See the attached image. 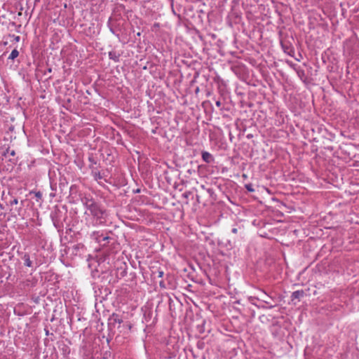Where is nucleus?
Returning a JSON list of instances; mask_svg holds the SVG:
<instances>
[{
  "mask_svg": "<svg viewBox=\"0 0 359 359\" xmlns=\"http://www.w3.org/2000/svg\"><path fill=\"white\" fill-rule=\"evenodd\" d=\"M11 154L12 156H14V155H15V151H12V152L11 153Z\"/></svg>",
  "mask_w": 359,
  "mask_h": 359,
  "instance_id": "nucleus-19",
  "label": "nucleus"
},
{
  "mask_svg": "<svg viewBox=\"0 0 359 359\" xmlns=\"http://www.w3.org/2000/svg\"><path fill=\"white\" fill-rule=\"evenodd\" d=\"M82 203L86 210L85 220L88 226H97L104 224L106 222V212L93 198L84 197Z\"/></svg>",
  "mask_w": 359,
  "mask_h": 359,
  "instance_id": "nucleus-1",
  "label": "nucleus"
},
{
  "mask_svg": "<svg viewBox=\"0 0 359 359\" xmlns=\"http://www.w3.org/2000/svg\"><path fill=\"white\" fill-rule=\"evenodd\" d=\"M90 237L102 247L105 246L108 243V240L110 239L108 236L104 235L101 231H93Z\"/></svg>",
  "mask_w": 359,
  "mask_h": 359,
  "instance_id": "nucleus-2",
  "label": "nucleus"
},
{
  "mask_svg": "<svg viewBox=\"0 0 359 359\" xmlns=\"http://www.w3.org/2000/svg\"><path fill=\"white\" fill-rule=\"evenodd\" d=\"M18 199H14V200L11 202V204H15V205H16V204H18Z\"/></svg>",
  "mask_w": 359,
  "mask_h": 359,
  "instance_id": "nucleus-16",
  "label": "nucleus"
},
{
  "mask_svg": "<svg viewBox=\"0 0 359 359\" xmlns=\"http://www.w3.org/2000/svg\"><path fill=\"white\" fill-rule=\"evenodd\" d=\"M260 291L263 294V296H262L261 297H257V298L252 297V299H257V300L262 301V302H264V304L268 305V306H266V307L262 306V308L269 309H273L275 306L272 305L271 304V302L267 299H273V298L269 296L264 290H260Z\"/></svg>",
  "mask_w": 359,
  "mask_h": 359,
  "instance_id": "nucleus-3",
  "label": "nucleus"
},
{
  "mask_svg": "<svg viewBox=\"0 0 359 359\" xmlns=\"http://www.w3.org/2000/svg\"><path fill=\"white\" fill-rule=\"evenodd\" d=\"M19 55V52L17 49H14L11 53L10 55L8 56V60H13L16 57H18Z\"/></svg>",
  "mask_w": 359,
  "mask_h": 359,
  "instance_id": "nucleus-9",
  "label": "nucleus"
},
{
  "mask_svg": "<svg viewBox=\"0 0 359 359\" xmlns=\"http://www.w3.org/2000/svg\"><path fill=\"white\" fill-rule=\"evenodd\" d=\"M110 31L112 34H114V35H116V36H118V34L116 33V32L114 31V29L113 28H110Z\"/></svg>",
  "mask_w": 359,
  "mask_h": 359,
  "instance_id": "nucleus-13",
  "label": "nucleus"
},
{
  "mask_svg": "<svg viewBox=\"0 0 359 359\" xmlns=\"http://www.w3.org/2000/svg\"><path fill=\"white\" fill-rule=\"evenodd\" d=\"M215 104H216L217 107H221V105H222V103H221V102H220L219 100H217V101L215 102Z\"/></svg>",
  "mask_w": 359,
  "mask_h": 359,
  "instance_id": "nucleus-14",
  "label": "nucleus"
},
{
  "mask_svg": "<svg viewBox=\"0 0 359 359\" xmlns=\"http://www.w3.org/2000/svg\"><path fill=\"white\" fill-rule=\"evenodd\" d=\"M14 39H15V41L18 42L20 41V38L19 36H14Z\"/></svg>",
  "mask_w": 359,
  "mask_h": 359,
  "instance_id": "nucleus-15",
  "label": "nucleus"
},
{
  "mask_svg": "<svg viewBox=\"0 0 359 359\" xmlns=\"http://www.w3.org/2000/svg\"><path fill=\"white\" fill-rule=\"evenodd\" d=\"M92 175L95 180H99L102 178V177L99 171L93 170L92 172Z\"/></svg>",
  "mask_w": 359,
  "mask_h": 359,
  "instance_id": "nucleus-10",
  "label": "nucleus"
},
{
  "mask_svg": "<svg viewBox=\"0 0 359 359\" xmlns=\"http://www.w3.org/2000/svg\"><path fill=\"white\" fill-rule=\"evenodd\" d=\"M245 187L249 192H255V191L252 184H246Z\"/></svg>",
  "mask_w": 359,
  "mask_h": 359,
  "instance_id": "nucleus-11",
  "label": "nucleus"
},
{
  "mask_svg": "<svg viewBox=\"0 0 359 359\" xmlns=\"http://www.w3.org/2000/svg\"><path fill=\"white\" fill-rule=\"evenodd\" d=\"M121 55L117 53L116 51H110L109 52V59L114 60V62H118Z\"/></svg>",
  "mask_w": 359,
  "mask_h": 359,
  "instance_id": "nucleus-7",
  "label": "nucleus"
},
{
  "mask_svg": "<svg viewBox=\"0 0 359 359\" xmlns=\"http://www.w3.org/2000/svg\"><path fill=\"white\" fill-rule=\"evenodd\" d=\"M22 259L24 261L25 266L27 267H32V262L30 260L29 255L28 254H25L22 257Z\"/></svg>",
  "mask_w": 359,
  "mask_h": 359,
  "instance_id": "nucleus-8",
  "label": "nucleus"
},
{
  "mask_svg": "<svg viewBox=\"0 0 359 359\" xmlns=\"http://www.w3.org/2000/svg\"><path fill=\"white\" fill-rule=\"evenodd\" d=\"M36 197L38 198H41V194L39 191V192H36V194H35Z\"/></svg>",
  "mask_w": 359,
  "mask_h": 359,
  "instance_id": "nucleus-12",
  "label": "nucleus"
},
{
  "mask_svg": "<svg viewBox=\"0 0 359 359\" xmlns=\"http://www.w3.org/2000/svg\"><path fill=\"white\" fill-rule=\"evenodd\" d=\"M109 324L115 326L116 324L121 325L123 323V319L116 313H113L109 319Z\"/></svg>",
  "mask_w": 359,
  "mask_h": 359,
  "instance_id": "nucleus-4",
  "label": "nucleus"
},
{
  "mask_svg": "<svg viewBox=\"0 0 359 359\" xmlns=\"http://www.w3.org/2000/svg\"><path fill=\"white\" fill-rule=\"evenodd\" d=\"M163 275V271H158V277H162Z\"/></svg>",
  "mask_w": 359,
  "mask_h": 359,
  "instance_id": "nucleus-17",
  "label": "nucleus"
},
{
  "mask_svg": "<svg viewBox=\"0 0 359 359\" xmlns=\"http://www.w3.org/2000/svg\"><path fill=\"white\" fill-rule=\"evenodd\" d=\"M231 231H232L233 233H237V229L233 228V229H232Z\"/></svg>",
  "mask_w": 359,
  "mask_h": 359,
  "instance_id": "nucleus-18",
  "label": "nucleus"
},
{
  "mask_svg": "<svg viewBox=\"0 0 359 359\" xmlns=\"http://www.w3.org/2000/svg\"><path fill=\"white\" fill-rule=\"evenodd\" d=\"M202 159L203 161L208 163H212L214 161V158L212 155L208 151H203L201 154Z\"/></svg>",
  "mask_w": 359,
  "mask_h": 359,
  "instance_id": "nucleus-5",
  "label": "nucleus"
},
{
  "mask_svg": "<svg viewBox=\"0 0 359 359\" xmlns=\"http://www.w3.org/2000/svg\"><path fill=\"white\" fill-rule=\"evenodd\" d=\"M304 294L305 293L302 290L294 291L291 294V299L292 301H294V299L300 300V299H302Z\"/></svg>",
  "mask_w": 359,
  "mask_h": 359,
  "instance_id": "nucleus-6",
  "label": "nucleus"
}]
</instances>
